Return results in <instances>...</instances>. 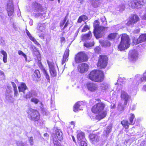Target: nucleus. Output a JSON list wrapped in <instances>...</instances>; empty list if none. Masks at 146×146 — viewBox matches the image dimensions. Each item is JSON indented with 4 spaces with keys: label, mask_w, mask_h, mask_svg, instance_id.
Here are the masks:
<instances>
[{
    "label": "nucleus",
    "mask_w": 146,
    "mask_h": 146,
    "mask_svg": "<svg viewBox=\"0 0 146 146\" xmlns=\"http://www.w3.org/2000/svg\"><path fill=\"white\" fill-rule=\"evenodd\" d=\"M99 70H95L92 71L89 75V79L93 81V79L96 78L97 74H98Z\"/></svg>",
    "instance_id": "18"
},
{
    "label": "nucleus",
    "mask_w": 146,
    "mask_h": 146,
    "mask_svg": "<svg viewBox=\"0 0 146 146\" xmlns=\"http://www.w3.org/2000/svg\"><path fill=\"white\" fill-rule=\"evenodd\" d=\"M90 140L93 143L98 142L100 136L99 134L97 133L96 134H91L89 135Z\"/></svg>",
    "instance_id": "17"
},
{
    "label": "nucleus",
    "mask_w": 146,
    "mask_h": 146,
    "mask_svg": "<svg viewBox=\"0 0 146 146\" xmlns=\"http://www.w3.org/2000/svg\"><path fill=\"white\" fill-rule=\"evenodd\" d=\"M27 112L29 118L32 120L35 121L39 119V114L37 111L32 109H29Z\"/></svg>",
    "instance_id": "4"
},
{
    "label": "nucleus",
    "mask_w": 146,
    "mask_h": 146,
    "mask_svg": "<svg viewBox=\"0 0 146 146\" xmlns=\"http://www.w3.org/2000/svg\"><path fill=\"white\" fill-rule=\"evenodd\" d=\"M112 127L111 126H108L105 130L104 132V135L106 136H108V134L111 131Z\"/></svg>",
    "instance_id": "29"
},
{
    "label": "nucleus",
    "mask_w": 146,
    "mask_h": 146,
    "mask_svg": "<svg viewBox=\"0 0 146 146\" xmlns=\"http://www.w3.org/2000/svg\"><path fill=\"white\" fill-rule=\"evenodd\" d=\"M111 45V43L108 40L104 41L102 43V45L105 47H109Z\"/></svg>",
    "instance_id": "38"
},
{
    "label": "nucleus",
    "mask_w": 146,
    "mask_h": 146,
    "mask_svg": "<svg viewBox=\"0 0 146 146\" xmlns=\"http://www.w3.org/2000/svg\"><path fill=\"white\" fill-rule=\"evenodd\" d=\"M140 31V29H135L133 32L134 34H136L139 32Z\"/></svg>",
    "instance_id": "59"
},
{
    "label": "nucleus",
    "mask_w": 146,
    "mask_h": 146,
    "mask_svg": "<svg viewBox=\"0 0 146 146\" xmlns=\"http://www.w3.org/2000/svg\"><path fill=\"white\" fill-rule=\"evenodd\" d=\"M137 4H139V5L141 6L145 4L144 0H138Z\"/></svg>",
    "instance_id": "45"
},
{
    "label": "nucleus",
    "mask_w": 146,
    "mask_h": 146,
    "mask_svg": "<svg viewBox=\"0 0 146 146\" xmlns=\"http://www.w3.org/2000/svg\"><path fill=\"white\" fill-rule=\"evenodd\" d=\"M138 52L135 50H132L129 51L128 54V58L131 61H135L138 58Z\"/></svg>",
    "instance_id": "7"
},
{
    "label": "nucleus",
    "mask_w": 146,
    "mask_h": 146,
    "mask_svg": "<svg viewBox=\"0 0 146 146\" xmlns=\"http://www.w3.org/2000/svg\"><path fill=\"white\" fill-rule=\"evenodd\" d=\"M7 11L8 16L13 15L14 12V8L12 0H9L7 5Z\"/></svg>",
    "instance_id": "9"
},
{
    "label": "nucleus",
    "mask_w": 146,
    "mask_h": 146,
    "mask_svg": "<svg viewBox=\"0 0 146 146\" xmlns=\"http://www.w3.org/2000/svg\"><path fill=\"white\" fill-rule=\"evenodd\" d=\"M97 74L96 78L93 79L92 81L99 82L102 81L104 80V75L103 72L100 70Z\"/></svg>",
    "instance_id": "13"
},
{
    "label": "nucleus",
    "mask_w": 146,
    "mask_h": 146,
    "mask_svg": "<svg viewBox=\"0 0 146 146\" xmlns=\"http://www.w3.org/2000/svg\"><path fill=\"white\" fill-rule=\"evenodd\" d=\"M19 92H22L25 93V90L28 89L25 83H22L18 87Z\"/></svg>",
    "instance_id": "22"
},
{
    "label": "nucleus",
    "mask_w": 146,
    "mask_h": 146,
    "mask_svg": "<svg viewBox=\"0 0 146 146\" xmlns=\"http://www.w3.org/2000/svg\"><path fill=\"white\" fill-rule=\"evenodd\" d=\"M69 49L67 48L65 51L63 55L62 64H63L66 61H67L68 59L67 58L68 57L69 55Z\"/></svg>",
    "instance_id": "19"
},
{
    "label": "nucleus",
    "mask_w": 146,
    "mask_h": 146,
    "mask_svg": "<svg viewBox=\"0 0 146 146\" xmlns=\"http://www.w3.org/2000/svg\"><path fill=\"white\" fill-rule=\"evenodd\" d=\"M26 33H27V35L29 37V38H30H30L31 37H32V36H31V34H30V33H29V32L27 31V30H26Z\"/></svg>",
    "instance_id": "64"
},
{
    "label": "nucleus",
    "mask_w": 146,
    "mask_h": 146,
    "mask_svg": "<svg viewBox=\"0 0 146 146\" xmlns=\"http://www.w3.org/2000/svg\"><path fill=\"white\" fill-rule=\"evenodd\" d=\"M91 36V33L90 31L88 34L83 36H82V40H89L90 39Z\"/></svg>",
    "instance_id": "28"
},
{
    "label": "nucleus",
    "mask_w": 146,
    "mask_h": 146,
    "mask_svg": "<svg viewBox=\"0 0 146 146\" xmlns=\"http://www.w3.org/2000/svg\"><path fill=\"white\" fill-rule=\"evenodd\" d=\"M100 88L101 90L103 92L108 90L109 88V85L106 83H103L101 84Z\"/></svg>",
    "instance_id": "25"
},
{
    "label": "nucleus",
    "mask_w": 146,
    "mask_h": 146,
    "mask_svg": "<svg viewBox=\"0 0 146 146\" xmlns=\"http://www.w3.org/2000/svg\"><path fill=\"white\" fill-rule=\"evenodd\" d=\"M94 34L96 38L101 37L103 34V31L106 27H102L99 25V23L98 21H95L94 24Z\"/></svg>",
    "instance_id": "2"
},
{
    "label": "nucleus",
    "mask_w": 146,
    "mask_h": 146,
    "mask_svg": "<svg viewBox=\"0 0 146 146\" xmlns=\"http://www.w3.org/2000/svg\"><path fill=\"white\" fill-rule=\"evenodd\" d=\"M55 136L58 139L61 141L62 139V133L61 131L59 129H56L55 133Z\"/></svg>",
    "instance_id": "21"
},
{
    "label": "nucleus",
    "mask_w": 146,
    "mask_h": 146,
    "mask_svg": "<svg viewBox=\"0 0 146 146\" xmlns=\"http://www.w3.org/2000/svg\"><path fill=\"white\" fill-rule=\"evenodd\" d=\"M89 28L87 25H86L84 26L82 30V32H84L88 30L89 29Z\"/></svg>",
    "instance_id": "48"
},
{
    "label": "nucleus",
    "mask_w": 146,
    "mask_h": 146,
    "mask_svg": "<svg viewBox=\"0 0 146 146\" xmlns=\"http://www.w3.org/2000/svg\"><path fill=\"white\" fill-rule=\"evenodd\" d=\"M135 116L134 114L131 113L129 118V125H132L134 124L135 121Z\"/></svg>",
    "instance_id": "26"
},
{
    "label": "nucleus",
    "mask_w": 146,
    "mask_h": 146,
    "mask_svg": "<svg viewBox=\"0 0 146 146\" xmlns=\"http://www.w3.org/2000/svg\"><path fill=\"white\" fill-rule=\"evenodd\" d=\"M31 50L33 52V53L34 54L39 55V53L36 48L34 46L31 47Z\"/></svg>",
    "instance_id": "36"
},
{
    "label": "nucleus",
    "mask_w": 146,
    "mask_h": 146,
    "mask_svg": "<svg viewBox=\"0 0 146 146\" xmlns=\"http://www.w3.org/2000/svg\"><path fill=\"white\" fill-rule=\"evenodd\" d=\"M106 107L105 104L102 102H100L94 105L92 108V111L95 113H98L100 118H104L106 116L107 113L104 109Z\"/></svg>",
    "instance_id": "1"
},
{
    "label": "nucleus",
    "mask_w": 146,
    "mask_h": 146,
    "mask_svg": "<svg viewBox=\"0 0 146 146\" xmlns=\"http://www.w3.org/2000/svg\"><path fill=\"white\" fill-rule=\"evenodd\" d=\"M66 16L64 19L63 21H61L60 23V27H62L63 26L64 24L65 23V22L66 20Z\"/></svg>",
    "instance_id": "47"
},
{
    "label": "nucleus",
    "mask_w": 146,
    "mask_h": 146,
    "mask_svg": "<svg viewBox=\"0 0 146 146\" xmlns=\"http://www.w3.org/2000/svg\"><path fill=\"white\" fill-rule=\"evenodd\" d=\"M142 18L145 20H146V8L145 9L144 15L142 16Z\"/></svg>",
    "instance_id": "61"
},
{
    "label": "nucleus",
    "mask_w": 146,
    "mask_h": 146,
    "mask_svg": "<svg viewBox=\"0 0 146 146\" xmlns=\"http://www.w3.org/2000/svg\"><path fill=\"white\" fill-rule=\"evenodd\" d=\"M92 5L95 7L98 6L100 5L99 2L98 1H94V3H92Z\"/></svg>",
    "instance_id": "43"
},
{
    "label": "nucleus",
    "mask_w": 146,
    "mask_h": 146,
    "mask_svg": "<svg viewBox=\"0 0 146 146\" xmlns=\"http://www.w3.org/2000/svg\"><path fill=\"white\" fill-rule=\"evenodd\" d=\"M137 3H136V1H135L132 2L131 3V7L133 9H137Z\"/></svg>",
    "instance_id": "40"
},
{
    "label": "nucleus",
    "mask_w": 146,
    "mask_h": 146,
    "mask_svg": "<svg viewBox=\"0 0 146 146\" xmlns=\"http://www.w3.org/2000/svg\"><path fill=\"white\" fill-rule=\"evenodd\" d=\"M125 79L124 78H120L118 79L117 81V82H118V84H119L118 85L117 88L119 89L121 87V84L124 83L125 82Z\"/></svg>",
    "instance_id": "30"
},
{
    "label": "nucleus",
    "mask_w": 146,
    "mask_h": 146,
    "mask_svg": "<svg viewBox=\"0 0 146 146\" xmlns=\"http://www.w3.org/2000/svg\"><path fill=\"white\" fill-rule=\"evenodd\" d=\"M80 144L82 146H87V143L84 141H80Z\"/></svg>",
    "instance_id": "53"
},
{
    "label": "nucleus",
    "mask_w": 146,
    "mask_h": 146,
    "mask_svg": "<svg viewBox=\"0 0 146 146\" xmlns=\"http://www.w3.org/2000/svg\"><path fill=\"white\" fill-rule=\"evenodd\" d=\"M31 101L35 103V104H37L39 102V100L35 98H33L31 99Z\"/></svg>",
    "instance_id": "46"
},
{
    "label": "nucleus",
    "mask_w": 146,
    "mask_h": 146,
    "mask_svg": "<svg viewBox=\"0 0 146 146\" xmlns=\"http://www.w3.org/2000/svg\"><path fill=\"white\" fill-rule=\"evenodd\" d=\"M36 16L38 17H39L42 19H46L47 18L46 13L43 11H42V12H39L38 13L36 14Z\"/></svg>",
    "instance_id": "23"
},
{
    "label": "nucleus",
    "mask_w": 146,
    "mask_h": 146,
    "mask_svg": "<svg viewBox=\"0 0 146 146\" xmlns=\"http://www.w3.org/2000/svg\"><path fill=\"white\" fill-rule=\"evenodd\" d=\"M82 21H83V19L82 18L81 16H80L78 19L77 22L78 23H80Z\"/></svg>",
    "instance_id": "63"
},
{
    "label": "nucleus",
    "mask_w": 146,
    "mask_h": 146,
    "mask_svg": "<svg viewBox=\"0 0 146 146\" xmlns=\"http://www.w3.org/2000/svg\"><path fill=\"white\" fill-rule=\"evenodd\" d=\"M69 24V22L68 20L66 22V23L64 26V27L62 29V30H64L65 28H66L67 26H68V25Z\"/></svg>",
    "instance_id": "55"
},
{
    "label": "nucleus",
    "mask_w": 146,
    "mask_h": 146,
    "mask_svg": "<svg viewBox=\"0 0 146 146\" xmlns=\"http://www.w3.org/2000/svg\"><path fill=\"white\" fill-rule=\"evenodd\" d=\"M18 54L19 55L23 56L25 58L26 61H27V57L26 55L21 50H19L18 52Z\"/></svg>",
    "instance_id": "39"
},
{
    "label": "nucleus",
    "mask_w": 146,
    "mask_h": 146,
    "mask_svg": "<svg viewBox=\"0 0 146 146\" xmlns=\"http://www.w3.org/2000/svg\"><path fill=\"white\" fill-rule=\"evenodd\" d=\"M11 84L14 88V89H17V86H16L15 83H14L13 82H12Z\"/></svg>",
    "instance_id": "62"
},
{
    "label": "nucleus",
    "mask_w": 146,
    "mask_h": 146,
    "mask_svg": "<svg viewBox=\"0 0 146 146\" xmlns=\"http://www.w3.org/2000/svg\"><path fill=\"white\" fill-rule=\"evenodd\" d=\"M47 62L48 64L50 72L51 75L53 77L56 76L57 73L55 69L54 63L52 62L49 61L47 60Z\"/></svg>",
    "instance_id": "8"
},
{
    "label": "nucleus",
    "mask_w": 146,
    "mask_h": 146,
    "mask_svg": "<svg viewBox=\"0 0 146 146\" xmlns=\"http://www.w3.org/2000/svg\"><path fill=\"white\" fill-rule=\"evenodd\" d=\"M121 100L124 101V105H126L130 99V96L126 92L122 91L121 92Z\"/></svg>",
    "instance_id": "10"
},
{
    "label": "nucleus",
    "mask_w": 146,
    "mask_h": 146,
    "mask_svg": "<svg viewBox=\"0 0 146 146\" xmlns=\"http://www.w3.org/2000/svg\"><path fill=\"white\" fill-rule=\"evenodd\" d=\"M88 57L86 54L83 52H79L75 58V61L76 63H78L87 60Z\"/></svg>",
    "instance_id": "5"
},
{
    "label": "nucleus",
    "mask_w": 146,
    "mask_h": 146,
    "mask_svg": "<svg viewBox=\"0 0 146 146\" xmlns=\"http://www.w3.org/2000/svg\"><path fill=\"white\" fill-rule=\"evenodd\" d=\"M1 54L3 55V56H7V55L6 52L3 50H1Z\"/></svg>",
    "instance_id": "56"
},
{
    "label": "nucleus",
    "mask_w": 146,
    "mask_h": 146,
    "mask_svg": "<svg viewBox=\"0 0 146 146\" xmlns=\"http://www.w3.org/2000/svg\"><path fill=\"white\" fill-rule=\"evenodd\" d=\"M84 133L82 132L79 133L77 135V138L78 140L80 141L84 139Z\"/></svg>",
    "instance_id": "32"
},
{
    "label": "nucleus",
    "mask_w": 146,
    "mask_h": 146,
    "mask_svg": "<svg viewBox=\"0 0 146 146\" xmlns=\"http://www.w3.org/2000/svg\"><path fill=\"white\" fill-rule=\"evenodd\" d=\"M13 27L15 31H17L18 29V27L17 25L14 23H13L12 24Z\"/></svg>",
    "instance_id": "50"
},
{
    "label": "nucleus",
    "mask_w": 146,
    "mask_h": 146,
    "mask_svg": "<svg viewBox=\"0 0 146 146\" xmlns=\"http://www.w3.org/2000/svg\"><path fill=\"white\" fill-rule=\"evenodd\" d=\"M130 44V40L128 36L123 34L122 35L120 43L118 46V49L120 51L124 50L128 48Z\"/></svg>",
    "instance_id": "3"
},
{
    "label": "nucleus",
    "mask_w": 146,
    "mask_h": 146,
    "mask_svg": "<svg viewBox=\"0 0 146 146\" xmlns=\"http://www.w3.org/2000/svg\"><path fill=\"white\" fill-rule=\"evenodd\" d=\"M78 71L81 73H83L88 71V66L87 64L83 63L78 65Z\"/></svg>",
    "instance_id": "12"
},
{
    "label": "nucleus",
    "mask_w": 146,
    "mask_h": 146,
    "mask_svg": "<svg viewBox=\"0 0 146 146\" xmlns=\"http://www.w3.org/2000/svg\"><path fill=\"white\" fill-rule=\"evenodd\" d=\"M95 52L98 54H99L101 52V49L98 46L96 47L94 49Z\"/></svg>",
    "instance_id": "51"
},
{
    "label": "nucleus",
    "mask_w": 146,
    "mask_h": 146,
    "mask_svg": "<svg viewBox=\"0 0 146 146\" xmlns=\"http://www.w3.org/2000/svg\"><path fill=\"white\" fill-rule=\"evenodd\" d=\"M124 6L123 5H122L117 8V9H118V10L122 11L124 10Z\"/></svg>",
    "instance_id": "52"
},
{
    "label": "nucleus",
    "mask_w": 146,
    "mask_h": 146,
    "mask_svg": "<svg viewBox=\"0 0 146 146\" xmlns=\"http://www.w3.org/2000/svg\"><path fill=\"white\" fill-rule=\"evenodd\" d=\"M117 34V33H112L110 34L108 36V38L110 40L114 39Z\"/></svg>",
    "instance_id": "35"
},
{
    "label": "nucleus",
    "mask_w": 146,
    "mask_h": 146,
    "mask_svg": "<svg viewBox=\"0 0 146 146\" xmlns=\"http://www.w3.org/2000/svg\"><path fill=\"white\" fill-rule=\"evenodd\" d=\"M34 74V76L36 77H37L38 78H39L40 77V74L38 70H36Z\"/></svg>",
    "instance_id": "41"
},
{
    "label": "nucleus",
    "mask_w": 146,
    "mask_h": 146,
    "mask_svg": "<svg viewBox=\"0 0 146 146\" xmlns=\"http://www.w3.org/2000/svg\"><path fill=\"white\" fill-rule=\"evenodd\" d=\"M135 78L136 80H139V83H141L144 81V80H143V77H141L139 74H138L136 75Z\"/></svg>",
    "instance_id": "33"
},
{
    "label": "nucleus",
    "mask_w": 146,
    "mask_h": 146,
    "mask_svg": "<svg viewBox=\"0 0 146 146\" xmlns=\"http://www.w3.org/2000/svg\"><path fill=\"white\" fill-rule=\"evenodd\" d=\"M29 141L31 145H33L34 143L33 139L32 137H30L29 138Z\"/></svg>",
    "instance_id": "49"
},
{
    "label": "nucleus",
    "mask_w": 146,
    "mask_h": 146,
    "mask_svg": "<svg viewBox=\"0 0 146 146\" xmlns=\"http://www.w3.org/2000/svg\"><path fill=\"white\" fill-rule=\"evenodd\" d=\"M45 23H38L36 28L37 32L39 33L42 32L43 30L45 29Z\"/></svg>",
    "instance_id": "24"
},
{
    "label": "nucleus",
    "mask_w": 146,
    "mask_h": 146,
    "mask_svg": "<svg viewBox=\"0 0 146 146\" xmlns=\"http://www.w3.org/2000/svg\"><path fill=\"white\" fill-rule=\"evenodd\" d=\"M139 20V18L137 15H134L130 18L127 25L129 26L132 27L133 24L136 23Z\"/></svg>",
    "instance_id": "11"
},
{
    "label": "nucleus",
    "mask_w": 146,
    "mask_h": 146,
    "mask_svg": "<svg viewBox=\"0 0 146 146\" xmlns=\"http://www.w3.org/2000/svg\"><path fill=\"white\" fill-rule=\"evenodd\" d=\"M3 62L5 63H6L7 60V56H3Z\"/></svg>",
    "instance_id": "60"
},
{
    "label": "nucleus",
    "mask_w": 146,
    "mask_h": 146,
    "mask_svg": "<svg viewBox=\"0 0 146 146\" xmlns=\"http://www.w3.org/2000/svg\"><path fill=\"white\" fill-rule=\"evenodd\" d=\"M37 94L36 92L34 91H32L31 92H28L26 95L24 96V97L26 98H30L31 97L33 96H36Z\"/></svg>",
    "instance_id": "27"
},
{
    "label": "nucleus",
    "mask_w": 146,
    "mask_h": 146,
    "mask_svg": "<svg viewBox=\"0 0 146 146\" xmlns=\"http://www.w3.org/2000/svg\"><path fill=\"white\" fill-rule=\"evenodd\" d=\"M54 146H61L60 143L58 142V141H54Z\"/></svg>",
    "instance_id": "54"
},
{
    "label": "nucleus",
    "mask_w": 146,
    "mask_h": 146,
    "mask_svg": "<svg viewBox=\"0 0 146 146\" xmlns=\"http://www.w3.org/2000/svg\"><path fill=\"white\" fill-rule=\"evenodd\" d=\"M118 110L119 111H122L124 110V107L121 104H119L118 106Z\"/></svg>",
    "instance_id": "44"
},
{
    "label": "nucleus",
    "mask_w": 146,
    "mask_h": 146,
    "mask_svg": "<svg viewBox=\"0 0 146 146\" xmlns=\"http://www.w3.org/2000/svg\"><path fill=\"white\" fill-rule=\"evenodd\" d=\"M94 45L93 42H90L89 43H84V46L87 48L91 47L94 46Z\"/></svg>",
    "instance_id": "37"
},
{
    "label": "nucleus",
    "mask_w": 146,
    "mask_h": 146,
    "mask_svg": "<svg viewBox=\"0 0 146 146\" xmlns=\"http://www.w3.org/2000/svg\"><path fill=\"white\" fill-rule=\"evenodd\" d=\"M17 146H27V144L22 141L19 142L17 143Z\"/></svg>",
    "instance_id": "42"
},
{
    "label": "nucleus",
    "mask_w": 146,
    "mask_h": 146,
    "mask_svg": "<svg viewBox=\"0 0 146 146\" xmlns=\"http://www.w3.org/2000/svg\"><path fill=\"white\" fill-rule=\"evenodd\" d=\"M87 86L88 90L91 92H94L97 90L98 88V85L93 83L87 84Z\"/></svg>",
    "instance_id": "15"
},
{
    "label": "nucleus",
    "mask_w": 146,
    "mask_h": 146,
    "mask_svg": "<svg viewBox=\"0 0 146 146\" xmlns=\"http://www.w3.org/2000/svg\"><path fill=\"white\" fill-rule=\"evenodd\" d=\"M84 105V103L82 101L78 102L74 107V111L76 112L79 110H82Z\"/></svg>",
    "instance_id": "16"
},
{
    "label": "nucleus",
    "mask_w": 146,
    "mask_h": 146,
    "mask_svg": "<svg viewBox=\"0 0 146 146\" xmlns=\"http://www.w3.org/2000/svg\"><path fill=\"white\" fill-rule=\"evenodd\" d=\"M108 58L106 56L100 55L97 66L101 68H105L107 64Z\"/></svg>",
    "instance_id": "6"
},
{
    "label": "nucleus",
    "mask_w": 146,
    "mask_h": 146,
    "mask_svg": "<svg viewBox=\"0 0 146 146\" xmlns=\"http://www.w3.org/2000/svg\"><path fill=\"white\" fill-rule=\"evenodd\" d=\"M32 7L35 11L37 12L42 11L43 10L40 5L36 2H34L32 4Z\"/></svg>",
    "instance_id": "14"
},
{
    "label": "nucleus",
    "mask_w": 146,
    "mask_h": 146,
    "mask_svg": "<svg viewBox=\"0 0 146 146\" xmlns=\"http://www.w3.org/2000/svg\"><path fill=\"white\" fill-rule=\"evenodd\" d=\"M43 72L44 73L45 77L47 80V81L49 82H50V77L48 74V72L44 68H43L42 69Z\"/></svg>",
    "instance_id": "34"
},
{
    "label": "nucleus",
    "mask_w": 146,
    "mask_h": 146,
    "mask_svg": "<svg viewBox=\"0 0 146 146\" xmlns=\"http://www.w3.org/2000/svg\"><path fill=\"white\" fill-rule=\"evenodd\" d=\"M121 123L125 128L127 129L128 128L129 123L127 120H123L121 121Z\"/></svg>",
    "instance_id": "31"
},
{
    "label": "nucleus",
    "mask_w": 146,
    "mask_h": 146,
    "mask_svg": "<svg viewBox=\"0 0 146 146\" xmlns=\"http://www.w3.org/2000/svg\"><path fill=\"white\" fill-rule=\"evenodd\" d=\"M101 20L102 22V23H105L104 24H105L106 23V18H105V17L104 16L102 17L101 18Z\"/></svg>",
    "instance_id": "58"
},
{
    "label": "nucleus",
    "mask_w": 146,
    "mask_h": 146,
    "mask_svg": "<svg viewBox=\"0 0 146 146\" xmlns=\"http://www.w3.org/2000/svg\"><path fill=\"white\" fill-rule=\"evenodd\" d=\"M145 41H146V34H143L140 35L137 39L136 44H139Z\"/></svg>",
    "instance_id": "20"
},
{
    "label": "nucleus",
    "mask_w": 146,
    "mask_h": 146,
    "mask_svg": "<svg viewBox=\"0 0 146 146\" xmlns=\"http://www.w3.org/2000/svg\"><path fill=\"white\" fill-rule=\"evenodd\" d=\"M14 95L15 96H17L18 95L17 89H14Z\"/></svg>",
    "instance_id": "57"
}]
</instances>
